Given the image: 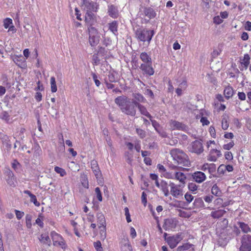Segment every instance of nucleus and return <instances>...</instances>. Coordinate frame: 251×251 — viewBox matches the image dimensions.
I'll return each instance as SVG.
<instances>
[{"label": "nucleus", "instance_id": "obj_1", "mask_svg": "<svg viewBox=\"0 0 251 251\" xmlns=\"http://www.w3.org/2000/svg\"><path fill=\"white\" fill-rule=\"evenodd\" d=\"M135 102L136 101H130L127 97L125 96H120L115 100V102L120 107L122 111L131 116H134L136 112V105Z\"/></svg>", "mask_w": 251, "mask_h": 251}, {"label": "nucleus", "instance_id": "obj_2", "mask_svg": "<svg viewBox=\"0 0 251 251\" xmlns=\"http://www.w3.org/2000/svg\"><path fill=\"white\" fill-rule=\"evenodd\" d=\"M170 154L177 164L180 165L179 167L189 166L190 163L188 157L182 150L178 149H172L170 151Z\"/></svg>", "mask_w": 251, "mask_h": 251}, {"label": "nucleus", "instance_id": "obj_3", "mask_svg": "<svg viewBox=\"0 0 251 251\" xmlns=\"http://www.w3.org/2000/svg\"><path fill=\"white\" fill-rule=\"evenodd\" d=\"M154 34V32L153 30H149L142 27L137 28L135 31V36L137 40L143 42H147L148 45L150 44Z\"/></svg>", "mask_w": 251, "mask_h": 251}, {"label": "nucleus", "instance_id": "obj_4", "mask_svg": "<svg viewBox=\"0 0 251 251\" xmlns=\"http://www.w3.org/2000/svg\"><path fill=\"white\" fill-rule=\"evenodd\" d=\"M89 42L92 47L97 46L100 42V35L98 29L95 27L88 28Z\"/></svg>", "mask_w": 251, "mask_h": 251}, {"label": "nucleus", "instance_id": "obj_5", "mask_svg": "<svg viewBox=\"0 0 251 251\" xmlns=\"http://www.w3.org/2000/svg\"><path fill=\"white\" fill-rule=\"evenodd\" d=\"M242 245L240 251H251V235H244L242 238Z\"/></svg>", "mask_w": 251, "mask_h": 251}, {"label": "nucleus", "instance_id": "obj_6", "mask_svg": "<svg viewBox=\"0 0 251 251\" xmlns=\"http://www.w3.org/2000/svg\"><path fill=\"white\" fill-rule=\"evenodd\" d=\"M85 22L88 28L94 27L93 25L96 24L97 19L94 13L91 12H87L85 16Z\"/></svg>", "mask_w": 251, "mask_h": 251}, {"label": "nucleus", "instance_id": "obj_7", "mask_svg": "<svg viewBox=\"0 0 251 251\" xmlns=\"http://www.w3.org/2000/svg\"><path fill=\"white\" fill-rule=\"evenodd\" d=\"M182 237L180 234H177L172 236H170L166 239L170 247L172 249L175 248L177 245L182 240Z\"/></svg>", "mask_w": 251, "mask_h": 251}, {"label": "nucleus", "instance_id": "obj_8", "mask_svg": "<svg viewBox=\"0 0 251 251\" xmlns=\"http://www.w3.org/2000/svg\"><path fill=\"white\" fill-rule=\"evenodd\" d=\"M169 186L171 187L170 194L174 197L178 199L182 196V190L179 188V186H177L173 182L170 183Z\"/></svg>", "mask_w": 251, "mask_h": 251}, {"label": "nucleus", "instance_id": "obj_9", "mask_svg": "<svg viewBox=\"0 0 251 251\" xmlns=\"http://www.w3.org/2000/svg\"><path fill=\"white\" fill-rule=\"evenodd\" d=\"M191 151L197 154H200L203 151V146L200 141L195 140L192 143Z\"/></svg>", "mask_w": 251, "mask_h": 251}, {"label": "nucleus", "instance_id": "obj_10", "mask_svg": "<svg viewBox=\"0 0 251 251\" xmlns=\"http://www.w3.org/2000/svg\"><path fill=\"white\" fill-rule=\"evenodd\" d=\"M83 3L84 8L86 9L87 12H96L98 9V5L96 3H94L93 1H90L88 0H83Z\"/></svg>", "mask_w": 251, "mask_h": 251}, {"label": "nucleus", "instance_id": "obj_11", "mask_svg": "<svg viewBox=\"0 0 251 251\" xmlns=\"http://www.w3.org/2000/svg\"><path fill=\"white\" fill-rule=\"evenodd\" d=\"M176 221L173 219H167L164 220L163 227L165 230H169L176 228Z\"/></svg>", "mask_w": 251, "mask_h": 251}, {"label": "nucleus", "instance_id": "obj_12", "mask_svg": "<svg viewBox=\"0 0 251 251\" xmlns=\"http://www.w3.org/2000/svg\"><path fill=\"white\" fill-rule=\"evenodd\" d=\"M193 179L198 183H201L206 179V176L203 172L198 171L192 175Z\"/></svg>", "mask_w": 251, "mask_h": 251}, {"label": "nucleus", "instance_id": "obj_13", "mask_svg": "<svg viewBox=\"0 0 251 251\" xmlns=\"http://www.w3.org/2000/svg\"><path fill=\"white\" fill-rule=\"evenodd\" d=\"M91 169L96 178H99L101 176V172L99 169L98 164L96 160H92L91 162Z\"/></svg>", "mask_w": 251, "mask_h": 251}, {"label": "nucleus", "instance_id": "obj_14", "mask_svg": "<svg viewBox=\"0 0 251 251\" xmlns=\"http://www.w3.org/2000/svg\"><path fill=\"white\" fill-rule=\"evenodd\" d=\"M107 13L110 17L113 19H116L119 17V12L117 7L112 4L108 6Z\"/></svg>", "mask_w": 251, "mask_h": 251}, {"label": "nucleus", "instance_id": "obj_15", "mask_svg": "<svg viewBox=\"0 0 251 251\" xmlns=\"http://www.w3.org/2000/svg\"><path fill=\"white\" fill-rule=\"evenodd\" d=\"M118 22L113 21L108 24V30L110 31L114 35H117L118 34Z\"/></svg>", "mask_w": 251, "mask_h": 251}, {"label": "nucleus", "instance_id": "obj_16", "mask_svg": "<svg viewBox=\"0 0 251 251\" xmlns=\"http://www.w3.org/2000/svg\"><path fill=\"white\" fill-rule=\"evenodd\" d=\"M144 14L149 19H153L155 17L156 13L154 9L150 7H146L143 9Z\"/></svg>", "mask_w": 251, "mask_h": 251}, {"label": "nucleus", "instance_id": "obj_17", "mask_svg": "<svg viewBox=\"0 0 251 251\" xmlns=\"http://www.w3.org/2000/svg\"><path fill=\"white\" fill-rule=\"evenodd\" d=\"M140 68L144 73L149 75H151L154 74L153 69L150 64H141Z\"/></svg>", "mask_w": 251, "mask_h": 251}, {"label": "nucleus", "instance_id": "obj_18", "mask_svg": "<svg viewBox=\"0 0 251 251\" xmlns=\"http://www.w3.org/2000/svg\"><path fill=\"white\" fill-rule=\"evenodd\" d=\"M221 155L220 151L213 149L210 151L208 159L211 161H216L217 158L220 157Z\"/></svg>", "mask_w": 251, "mask_h": 251}, {"label": "nucleus", "instance_id": "obj_19", "mask_svg": "<svg viewBox=\"0 0 251 251\" xmlns=\"http://www.w3.org/2000/svg\"><path fill=\"white\" fill-rule=\"evenodd\" d=\"M0 138L1 140L3 145L5 146L7 150H10L12 147V145L9 137L6 135L1 134H0Z\"/></svg>", "mask_w": 251, "mask_h": 251}, {"label": "nucleus", "instance_id": "obj_20", "mask_svg": "<svg viewBox=\"0 0 251 251\" xmlns=\"http://www.w3.org/2000/svg\"><path fill=\"white\" fill-rule=\"evenodd\" d=\"M135 105H136V107H137L139 109L141 114L146 116V117L149 118L151 120L152 116L148 112L146 108L144 106L141 105L138 102H135Z\"/></svg>", "mask_w": 251, "mask_h": 251}, {"label": "nucleus", "instance_id": "obj_21", "mask_svg": "<svg viewBox=\"0 0 251 251\" xmlns=\"http://www.w3.org/2000/svg\"><path fill=\"white\" fill-rule=\"evenodd\" d=\"M170 126L172 130H181L183 129L182 123L175 120H171L170 122Z\"/></svg>", "mask_w": 251, "mask_h": 251}, {"label": "nucleus", "instance_id": "obj_22", "mask_svg": "<svg viewBox=\"0 0 251 251\" xmlns=\"http://www.w3.org/2000/svg\"><path fill=\"white\" fill-rule=\"evenodd\" d=\"M174 179L179 181L182 184L185 183V180L186 179L185 175L181 172L176 171L175 172Z\"/></svg>", "mask_w": 251, "mask_h": 251}, {"label": "nucleus", "instance_id": "obj_23", "mask_svg": "<svg viewBox=\"0 0 251 251\" xmlns=\"http://www.w3.org/2000/svg\"><path fill=\"white\" fill-rule=\"evenodd\" d=\"M97 216L99 228H101V227L106 226L105 219L103 215L101 213H99L97 214Z\"/></svg>", "mask_w": 251, "mask_h": 251}, {"label": "nucleus", "instance_id": "obj_24", "mask_svg": "<svg viewBox=\"0 0 251 251\" xmlns=\"http://www.w3.org/2000/svg\"><path fill=\"white\" fill-rule=\"evenodd\" d=\"M121 250L122 251H132L131 246L128 240L124 239L122 242Z\"/></svg>", "mask_w": 251, "mask_h": 251}, {"label": "nucleus", "instance_id": "obj_25", "mask_svg": "<svg viewBox=\"0 0 251 251\" xmlns=\"http://www.w3.org/2000/svg\"><path fill=\"white\" fill-rule=\"evenodd\" d=\"M226 213V211L224 209H218L211 213V216L214 219L219 218Z\"/></svg>", "mask_w": 251, "mask_h": 251}, {"label": "nucleus", "instance_id": "obj_26", "mask_svg": "<svg viewBox=\"0 0 251 251\" xmlns=\"http://www.w3.org/2000/svg\"><path fill=\"white\" fill-rule=\"evenodd\" d=\"M233 93L234 91L233 88L229 86L226 87L224 91L225 97L227 100L232 97Z\"/></svg>", "mask_w": 251, "mask_h": 251}, {"label": "nucleus", "instance_id": "obj_27", "mask_svg": "<svg viewBox=\"0 0 251 251\" xmlns=\"http://www.w3.org/2000/svg\"><path fill=\"white\" fill-rule=\"evenodd\" d=\"M7 178H6L7 182L10 185H14V174L13 172L9 170L7 172Z\"/></svg>", "mask_w": 251, "mask_h": 251}, {"label": "nucleus", "instance_id": "obj_28", "mask_svg": "<svg viewBox=\"0 0 251 251\" xmlns=\"http://www.w3.org/2000/svg\"><path fill=\"white\" fill-rule=\"evenodd\" d=\"M168 183L165 181H162L160 183V187L164 194L165 196L167 197L169 195Z\"/></svg>", "mask_w": 251, "mask_h": 251}, {"label": "nucleus", "instance_id": "obj_29", "mask_svg": "<svg viewBox=\"0 0 251 251\" xmlns=\"http://www.w3.org/2000/svg\"><path fill=\"white\" fill-rule=\"evenodd\" d=\"M238 225L239 227L241 229L243 232L245 233H247L251 231V228L249 227V225L247 224H245L243 222H238Z\"/></svg>", "mask_w": 251, "mask_h": 251}, {"label": "nucleus", "instance_id": "obj_30", "mask_svg": "<svg viewBox=\"0 0 251 251\" xmlns=\"http://www.w3.org/2000/svg\"><path fill=\"white\" fill-rule=\"evenodd\" d=\"M140 58L144 63H151V56L146 52H142L140 54Z\"/></svg>", "mask_w": 251, "mask_h": 251}, {"label": "nucleus", "instance_id": "obj_31", "mask_svg": "<svg viewBox=\"0 0 251 251\" xmlns=\"http://www.w3.org/2000/svg\"><path fill=\"white\" fill-rule=\"evenodd\" d=\"M132 96L135 99L133 101H136L138 102H145L146 101V99L139 93H133Z\"/></svg>", "mask_w": 251, "mask_h": 251}, {"label": "nucleus", "instance_id": "obj_32", "mask_svg": "<svg viewBox=\"0 0 251 251\" xmlns=\"http://www.w3.org/2000/svg\"><path fill=\"white\" fill-rule=\"evenodd\" d=\"M211 193L212 194L216 196L219 197L221 195V191L217 185L216 184H214L211 189Z\"/></svg>", "mask_w": 251, "mask_h": 251}, {"label": "nucleus", "instance_id": "obj_33", "mask_svg": "<svg viewBox=\"0 0 251 251\" xmlns=\"http://www.w3.org/2000/svg\"><path fill=\"white\" fill-rule=\"evenodd\" d=\"M193 245L192 244L189 243H185L183 244L182 246H180L177 247V251H185L190 248H191Z\"/></svg>", "mask_w": 251, "mask_h": 251}, {"label": "nucleus", "instance_id": "obj_34", "mask_svg": "<svg viewBox=\"0 0 251 251\" xmlns=\"http://www.w3.org/2000/svg\"><path fill=\"white\" fill-rule=\"evenodd\" d=\"M50 85L51 92L52 93L56 92L57 91V86L56 84L55 78L53 76H52L50 78Z\"/></svg>", "mask_w": 251, "mask_h": 251}, {"label": "nucleus", "instance_id": "obj_35", "mask_svg": "<svg viewBox=\"0 0 251 251\" xmlns=\"http://www.w3.org/2000/svg\"><path fill=\"white\" fill-rule=\"evenodd\" d=\"M50 235L52 237V239L53 244L55 243V241H57L60 240H62V237L54 231L51 232L50 233Z\"/></svg>", "mask_w": 251, "mask_h": 251}, {"label": "nucleus", "instance_id": "obj_36", "mask_svg": "<svg viewBox=\"0 0 251 251\" xmlns=\"http://www.w3.org/2000/svg\"><path fill=\"white\" fill-rule=\"evenodd\" d=\"M125 157L127 163L129 164H131L133 161L132 154L128 151H126L125 153Z\"/></svg>", "mask_w": 251, "mask_h": 251}, {"label": "nucleus", "instance_id": "obj_37", "mask_svg": "<svg viewBox=\"0 0 251 251\" xmlns=\"http://www.w3.org/2000/svg\"><path fill=\"white\" fill-rule=\"evenodd\" d=\"M194 205L196 207H201L203 205V201L202 198H196L194 201Z\"/></svg>", "mask_w": 251, "mask_h": 251}, {"label": "nucleus", "instance_id": "obj_38", "mask_svg": "<svg viewBox=\"0 0 251 251\" xmlns=\"http://www.w3.org/2000/svg\"><path fill=\"white\" fill-rule=\"evenodd\" d=\"M39 240L41 242L44 243H48V242H50L49 236L45 234H41L39 238Z\"/></svg>", "mask_w": 251, "mask_h": 251}, {"label": "nucleus", "instance_id": "obj_39", "mask_svg": "<svg viewBox=\"0 0 251 251\" xmlns=\"http://www.w3.org/2000/svg\"><path fill=\"white\" fill-rule=\"evenodd\" d=\"M100 239L104 240L106 237V226L101 227L100 231Z\"/></svg>", "mask_w": 251, "mask_h": 251}, {"label": "nucleus", "instance_id": "obj_40", "mask_svg": "<svg viewBox=\"0 0 251 251\" xmlns=\"http://www.w3.org/2000/svg\"><path fill=\"white\" fill-rule=\"evenodd\" d=\"M32 216L31 215L27 214L25 216L26 226L28 228H30L32 226L31 224Z\"/></svg>", "mask_w": 251, "mask_h": 251}, {"label": "nucleus", "instance_id": "obj_41", "mask_svg": "<svg viewBox=\"0 0 251 251\" xmlns=\"http://www.w3.org/2000/svg\"><path fill=\"white\" fill-rule=\"evenodd\" d=\"M12 24V20L9 18L5 19L3 21V26L7 29L9 27L10 25Z\"/></svg>", "mask_w": 251, "mask_h": 251}, {"label": "nucleus", "instance_id": "obj_42", "mask_svg": "<svg viewBox=\"0 0 251 251\" xmlns=\"http://www.w3.org/2000/svg\"><path fill=\"white\" fill-rule=\"evenodd\" d=\"M108 80L110 82H116L118 80V78L115 77L113 73H110L108 75Z\"/></svg>", "mask_w": 251, "mask_h": 251}, {"label": "nucleus", "instance_id": "obj_43", "mask_svg": "<svg viewBox=\"0 0 251 251\" xmlns=\"http://www.w3.org/2000/svg\"><path fill=\"white\" fill-rule=\"evenodd\" d=\"M53 245L54 246H60L62 249L66 248V244H65V243L63 239H62V240H58L57 241H55V243L53 244Z\"/></svg>", "mask_w": 251, "mask_h": 251}, {"label": "nucleus", "instance_id": "obj_44", "mask_svg": "<svg viewBox=\"0 0 251 251\" xmlns=\"http://www.w3.org/2000/svg\"><path fill=\"white\" fill-rule=\"evenodd\" d=\"M54 170L57 173L59 174L61 176H64L66 174L64 169L59 167H55Z\"/></svg>", "mask_w": 251, "mask_h": 251}, {"label": "nucleus", "instance_id": "obj_45", "mask_svg": "<svg viewBox=\"0 0 251 251\" xmlns=\"http://www.w3.org/2000/svg\"><path fill=\"white\" fill-rule=\"evenodd\" d=\"M95 193L96 194V196L98 200L100 201H102V197L101 195V193L99 187H96L95 188Z\"/></svg>", "mask_w": 251, "mask_h": 251}, {"label": "nucleus", "instance_id": "obj_46", "mask_svg": "<svg viewBox=\"0 0 251 251\" xmlns=\"http://www.w3.org/2000/svg\"><path fill=\"white\" fill-rule=\"evenodd\" d=\"M208 168V172L211 175H212L213 173H215L216 171V165H215V164H214L213 163L209 164L208 168Z\"/></svg>", "mask_w": 251, "mask_h": 251}, {"label": "nucleus", "instance_id": "obj_47", "mask_svg": "<svg viewBox=\"0 0 251 251\" xmlns=\"http://www.w3.org/2000/svg\"><path fill=\"white\" fill-rule=\"evenodd\" d=\"M226 171L225 165L224 164L220 165L217 170V172L219 175H224Z\"/></svg>", "mask_w": 251, "mask_h": 251}, {"label": "nucleus", "instance_id": "obj_48", "mask_svg": "<svg viewBox=\"0 0 251 251\" xmlns=\"http://www.w3.org/2000/svg\"><path fill=\"white\" fill-rule=\"evenodd\" d=\"M94 246L97 251H102V248L101 247V244L100 241H98L94 243Z\"/></svg>", "mask_w": 251, "mask_h": 251}, {"label": "nucleus", "instance_id": "obj_49", "mask_svg": "<svg viewBox=\"0 0 251 251\" xmlns=\"http://www.w3.org/2000/svg\"><path fill=\"white\" fill-rule=\"evenodd\" d=\"M223 22V20L220 16H216L213 18V23L216 25H220Z\"/></svg>", "mask_w": 251, "mask_h": 251}, {"label": "nucleus", "instance_id": "obj_50", "mask_svg": "<svg viewBox=\"0 0 251 251\" xmlns=\"http://www.w3.org/2000/svg\"><path fill=\"white\" fill-rule=\"evenodd\" d=\"M136 132L141 138H144L146 136V132L140 128H136Z\"/></svg>", "mask_w": 251, "mask_h": 251}, {"label": "nucleus", "instance_id": "obj_51", "mask_svg": "<svg viewBox=\"0 0 251 251\" xmlns=\"http://www.w3.org/2000/svg\"><path fill=\"white\" fill-rule=\"evenodd\" d=\"M188 189L191 191H195L197 190L198 186L194 182H191L188 184Z\"/></svg>", "mask_w": 251, "mask_h": 251}, {"label": "nucleus", "instance_id": "obj_52", "mask_svg": "<svg viewBox=\"0 0 251 251\" xmlns=\"http://www.w3.org/2000/svg\"><path fill=\"white\" fill-rule=\"evenodd\" d=\"M30 198V202H33L34 204V205L36 206H39L40 205V202L37 201L36 197L34 195H33Z\"/></svg>", "mask_w": 251, "mask_h": 251}, {"label": "nucleus", "instance_id": "obj_53", "mask_svg": "<svg viewBox=\"0 0 251 251\" xmlns=\"http://www.w3.org/2000/svg\"><path fill=\"white\" fill-rule=\"evenodd\" d=\"M234 145V143L233 141L230 142L227 144H225L223 146L224 149L226 150H229Z\"/></svg>", "mask_w": 251, "mask_h": 251}, {"label": "nucleus", "instance_id": "obj_54", "mask_svg": "<svg viewBox=\"0 0 251 251\" xmlns=\"http://www.w3.org/2000/svg\"><path fill=\"white\" fill-rule=\"evenodd\" d=\"M178 88L185 90L187 87V83L186 80H183L179 85Z\"/></svg>", "mask_w": 251, "mask_h": 251}, {"label": "nucleus", "instance_id": "obj_55", "mask_svg": "<svg viewBox=\"0 0 251 251\" xmlns=\"http://www.w3.org/2000/svg\"><path fill=\"white\" fill-rule=\"evenodd\" d=\"M184 198L186 201L188 203H190L194 199V197L192 195L188 194V193L185 194Z\"/></svg>", "mask_w": 251, "mask_h": 251}, {"label": "nucleus", "instance_id": "obj_56", "mask_svg": "<svg viewBox=\"0 0 251 251\" xmlns=\"http://www.w3.org/2000/svg\"><path fill=\"white\" fill-rule=\"evenodd\" d=\"M125 215L126 216V219L127 222V223H129L131 221V220L130 219V215L129 212V210L127 207L125 208Z\"/></svg>", "mask_w": 251, "mask_h": 251}, {"label": "nucleus", "instance_id": "obj_57", "mask_svg": "<svg viewBox=\"0 0 251 251\" xmlns=\"http://www.w3.org/2000/svg\"><path fill=\"white\" fill-rule=\"evenodd\" d=\"M12 59L14 62L16 61H21L22 60L23 58V56L22 55L20 54V55H13L12 56Z\"/></svg>", "mask_w": 251, "mask_h": 251}, {"label": "nucleus", "instance_id": "obj_58", "mask_svg": "<svg viewBox=\"0 0 251 251\" xmlns=\"http://www.w3.org/2000/svg\"><path fill=\"white\" fill-rule=\"evenodd\" d=\"M142 202L143 203L144 206L146 205L147 200V195L145 192H143L141 196Z\"/></svg>", "mask_w": 251, "mask_h": 251}, {"label": "nucleus", "instance_id": "obj_59", "mask_svg": "<svg viewBox=\"0 0 251 251\" xmlns=\"http://www.w3.org/2000/svg\"><path fill=\"white\" fill-rule=\"evenodd\" d=\"M12 167L15 171H17L20 167V164L16 160H14L12 163Z\"/></svg>", "mask_w": 251, "mask_h": 251}, {"label": "nucleus", "instance_id": "obj_60", "mask_svg": "<svg viewBox=\"0 0 251 251\" xmlns=\"http://www.w3.org/2000/svg\"><path fill=\"white\" fill-rule=\"evenodd\" d=\"M16 217L18 219H21L24 215V212L19 211L18 210H15Z\"/></svg>", "mask_w": 251, "mask_h": 251}, {"label": "nucleus", "instance_id": "obj_61", "mask_svg": "<svg viewBox=\"0 0 251 251\" xmlns=\"http://www.w3.org/2000/svg\"><path fill=\"white\" fill-rule=\"evenodd\" d=\"M93 78L95 81V84L97 86H99L100 84V81L98 79L97 75L95 73L92 74Z\"/></svg>", "mask_w": 251, "mask_h": 251}, {"label": "nucleus", "instance_id": "obj_62", "mask_svg": "<svg viewBox=\"0 0 251 251\" xmlns=\"http://www.w3.org/2000/svg\"><path fill=\"white\" fill-rule=\"evenodd\" d=\"M75 15H76V19L79 21H81L82 19L81 18V13L80 11L78 10V8L76 7L75 9Z\"/></svg>", "mask_w": 251, "mask_h": 251}, {"label": "nucleus", "instance_id": "obj_63", "mask_svg": "<svg viewBox=\"0 0 251 251\" xmlns=\"http://www.w3.org/2000/svg\"><path fill=\"white\" fill-rule=\"evenodd\" d=\"M222 127L224 130H226L228 127V124L226 120L223 119L222 122Z\"/></svg>", "mask_w": 251, "mask_h": 251}, {"label": "nucleus", "instance_id": "obj_64", "mask_svg": "<svg viewBox=\"0 0 251 251\" xmlns=\"http://www.w3.org/2000/svg\"><path fill=\"white\" fill-rule=\"evenodd\" d=\"M245 29L248 31L251 30V22L250 21H247L246 22L245 25Z\"/></svg>", "mask_w": 251, "mask_h": 251}]
</instances>
